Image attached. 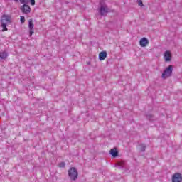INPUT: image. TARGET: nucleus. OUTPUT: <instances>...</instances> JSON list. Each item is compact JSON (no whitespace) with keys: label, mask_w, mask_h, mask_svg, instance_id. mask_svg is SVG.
<instances>
[{"label":"nucleus","mask_w":182,"mask_h":182,"mask_svg":"<svg viewBox=\"0 0 182 182\" xmlns=\"http://www.w3.org/2000/svg\"><path fill=\"white\" fill-rule=\"evenodd\" d=\"M174 69V66L172 65H168L163 72L161 77L162 79H167L173 75V70Z\"/></svg>","instance_id":"1"},{"label":"nucleus","mask_w":182,"mask_h":182,"mask_svg":"<svg viewBox=\"0 0 182 182\" xmlns=\"http://www.w3.org/2000/svg\"><path fill=\"white\" fill-rule=\"evenodd\" d=\"M79 174L77 173V169L75 167H72L68 170V177H70V179L75 181L77 180Z\"/></svg>","instance_id":"2"},{"label":"nucleus","mask_w":182,"mask_h":182,"mask_svg":"<svg viewBox=\"0 0 182 182\" xmlns=\"http://www.w3.org/2000/svg\"><path fill=\"white\" fill-rule=\"evenodd\" d=\"M98 12L101 16H106L109 12V7H107L106 5L101 4Z\"/></svg>","instance_id":"3"},{"label":"nucleus","mask_w":182,"mask_h":182,"mask_svg":"<svg viewBox=\"0 0 182 182\" xmlns=\"http://www.w3.org/2000/svg\"><path fill=\"white\" fill-rule=\"evenodd\" d=\"M20 11H21L23 14L28 15V14H31V6H29L28 4H24L20 7Z\"/></svg>","instance_id":"4"},{"label":"nucleus","mask_w":182,"mask_h":182,"mask_svg":"<svg viewBox=\"0 0 182 182\" xmlns=\"http://www.w3.org/2000/svg\"><path fill=\"white\" fill-rule=\"evenodd\" d=\"M172 182H182V174L176 173L172 176Z\"/></svg>","instance_id":"5"},{"label":"nucleus","mask_w":182,"mask_h":182,"mask_svg":"<svg viewBox=\"0 0 182 182\" xmlns=\"http://www.w3.org/2000/svg\"><path fill=\"white\" fill-rule=\"evenodd\" d=\"M1 23H11V16L4 14L1 16Z\"/></svg>","instance_id":"6"},{"label":"nucleus","mask_w":182,"mask_h":182,"mask_svg":"<svg viewBox=\"0 0 182 182\" xmlns=\"http://www.w3.org/2000/svg\"><path fill=\"white\" fill-rule=\"evenodd\" d=\"M35 26V24H33V21L31 18L28 21V28H29V31H30V36H32V35H33V33H35L33 31V27Z\"/></svg>","instance_id":"7"},{"label":"nucleus","mask_w":182,"mask_h":182,"mask_svg":"<svg viewBox=\"0 0 182 182\" xmlns=\"http://www.w3.org/2000/svg\"><path fill=\"white\" fill-rule=\"evenodd\" d=\"M149 42L147 38H142L140 41H139V45L141 46V48H146L147 45H149Z\"/></svg>","instance_id":"8"},{"label":"nucleus","mask_w":182,"mask_h":182,"mask_svg":"<svg viewBox=\"0 0 182 182\" xmlns=\"http://www.w3.org/2000/svg\"><path fill=\"white\" fill-rule=\"evenodd\" d=\"M164 58L165 59V62H170V60H171V53L170 51H166L164 53Z\"/></svg>","instance_id":"9"},{"label":"nucleus","mask_w":182,"mask_h":182,"mask_svg":"<svg viewBox=\"0 0 182 182\" xmlns=\"http://www.w3.org/2000/svg\"><path fill=\"white\" fill-rule=\"evenodd\" d=\"M107 58V52L102 51L99 53V59L100 60H105Z\"/></svg>","instance_id":"10"},{"label":"nucleus","mask_w":182,"mask_h":182,"mask_svg":"<svg viewBox=\"0 0 182 182\" xmlns=\"http://www.w3.org/2000/svg\"><path fill=\"white\" fill-rule=\"evenodd\" d=\"M109 154H111L112 157H117V156H119V152L117 151V149H110Z\"/></svg>","instance_id":"11"},{"label":"nucleus","mask_w":182,"mask_h":182,"mask_svg":"<svg viewBox=\"0 0 182 182\" xmlns=\"http://www.w3.org/2000/svg\"><path fill=\"white\" fill-rule=\"evenodd\" d=\"M116 166H117V167H119V168H123L124 167H126V162L123 161H119L116 164Z\"/></svg>","instance_id":"12"},{"label":"nucleus","mask_w":182,"mask_h":182,"mask_svg":"<svg viewBox=\"0 0 182 182\" xmlns=\"http://www.w3.org/2000/svg\"><path fill=\"white\" fill-rule=\"evenodd\" d=\"M8 58V53L6 51H3L0 53V59L5 60Z\"/></svg>","instance_id":"13"},{"label":"nucleus","mask_w":182,"mask_h":182,"mask_svg":"<svg viewBox=\"0 0 182 182\" xmlns=\"http://www.w3.org/2000/svg\"><path fill=\"white\" fill-rule=\"evenodd\" d=\"M139 151H142V152L146 151V144H141L139 145Z\"/></svg>","instance_id":"14"},{"label":"nucleus","mask_w":182,"mask_h":182,"mask_svg":"<svg viewBox=\"0 0 182 182\" xmlns=\"http://www.w3.org/2000/svg\"><path fill=\"white\" fill-rule=\"evenodd\" d=\"M1 26L3 28V30H2L3 32L8 31V28H6V23H1Z\"/></svg>","instance_id":"15"},{"label":"nucleus","mask_w":182,"mask_h":182,"mask_svg":"<svg viewBox=\"0 0 182 182\" xmlns=\"http://www.w3.org/2000/svg\"><path fill=\"white\" fill-rule=\"evenodd\" d=\"M20 21H21V23H25V16H20Z\"/></svg>","instance_id":"16"},{"label":"nucleus","mask_w":182,"mask_h":182,"mask_svg":"<svg viewBox=\"0 0 182 182\" xmlns=\"http://www.w3.org/2000/svg\"><path fill=\"white\" fill-rule=\"evenodd\" d=\"M29 0H19L21 4H23V5H25V4H28Z\"/></svg>","instance_id":"17"},{"label":"nucleus","mask_w":182,"mask_h":182,"mask_svg":"<svg viewBox=\"0 0 182 182\" xmlns=\"http://www.w3.org/2000/svg\"><path fill=\"white\" fill-rule=\"evenodd\" d=\"M146 118L149 119V120H153V115L151 114H147Z\"/></svg>","instance_id":"18"},{"label":"nucleus","mask_w":182,"mask_h":182,"mask_svg":"<svg viewBox=\"0 0 182 182\" xmlns=\"http://www.w3.org/2000/svg\"><path fill=\"white\" fill-rule=\"evenodd\" d=\"M138 5H139V6H143V1H142L141 0H139V1H138Z\"/></svg>","instance_id":"19"},{"label":"nucleus","mask_w":182,"mask_h":182,"mask_svg":"<svg viewBox=\"0 0 182 182\" xmlns=\"http://www.w3.org/2000/svg\"><path fill=\"white\" fill-rule=\"evenodd\" d=\"M65 162H61V163H60V164H59V166L60 167H65Z\"/></svg>","instance_id":"20"},{"label":"nucleus","mask_w":182,"mask_h":182,"mask_svg":"<svg viewBox=\"0 0 182 182\" xmlns=\"http://www.w3.org/2000/svg\"><path fill=\"white\" fill-rule=\"evenodd\" d=\"M31 2V5H32V6H33L35 5V0H30Z\"/></svg>","instance_id":"21"},{"label":"nucleus","mask_w":182,"mask_h":182,"mask_svg":"<svg viewBox=\"0 0 182 182\" xmlns=\"http://www.w3.org/2000/svg\"><path fill=\"white\" fill-rule=\"evenodd\" d=\"M15 2H19V0H14Z\"/></svg>","instance_id":"22"}]
</instances>
